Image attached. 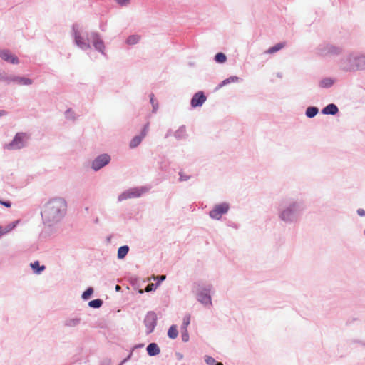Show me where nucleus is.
<instances>
[{
    "instance_id": "nucleus-1",
    "label": "nucleus",
    "mask_w": 365,
    "mask_h": 365,
    "mask_svg": "<svg viewBox=\"0 0 365 365\" xmlns=\"http://www.w3.org/2000/svg\"><path fill=\"white\" fill-rule=\"evenodd\" d=\"M304 210V202L292 197L281 198L276 207L279 220L287 225L297 223Z\"/></svg>"
},
{
    "instance_id": "nucleus-2",
    "label": "nucleus",
    "mask_w": 365,
    "mask_h": 365,
    "mask_svg": "<svg viewBox=\"0 0 365 365\" xmlns=\"http://www.w3.org/2000/svg\"><path fill=\"white\" fill-rule=\"evenodd\" d=\"M67 202L61 197L49 199L41 207V216L44 226L53 227L61 222L66 214Z\"/></svg>"
},
{
    "instance_id": "nucleus-3",
    "label": "nucleus",
    "mask_w": 365,
    "mask_h": 365,
    "mask_svg": "<svg viewBox=\"0 0 365 365\" xmlns=\"http://www.w3.org/2000/svg\"><path fill=\"white\" fill-rule=\"evenodd\" d=\"M72 36L75 44L81 50L87 51L91 49V43H92L97 51L102 55H106L104 42L98 32L84 31L80 30L78 26L73 25L72 28Z\"/></svg>"
},
{
    "instance_id": "nucleus-4",
    "label": "nucleus",
    "mask_w": 365,
    "mask_h": 365,
    "mask_svg": "<svg viewBox=\"0 0 365 365\" xmlns=\"http://www.w3.org/2000/svg\"><path fill=\"white\" fill-rule=\"evenodd\" d=\"M196 287V299L205 307L212 306L211 291L212 286L210 284L197 283Z\"/></svg>"
},
{
    "instance_id": "nucleus-5",
    "label": "nucleus",
    "mask_w": 365,
    "mask_h": 365,
    "mask_svg": "<svg viewBox=\"0 0 365 365\" xmlns=\"http://www.w3.org/2000/svg\"><path fill=\"white\" fill-rule=\"evenodd\" d=\"M30 138L29 134L25 132H19L16 133L13 140L4 145V149L8 150H17L24 148L27 146L29 140Z\"/></svg>"
},
{
    "instance_id": "nucleus-6",
    "label": "nucleus",
    "mask_w": 365,
    "mask_h": 365,
    "mask_svg": "<svg viewBox=\"0 0 365 365\" xmlns=\"http://www.w3.org/2000/svg\"><path fill=\"white\" fill-rule=\"evenodd\" d=\"M343 52L341 46L329 43H322L316 48V53L322 57L339 56Z\"/></svg>"
},
{
    "instance_id": "nucleus-7",
    "label": "nucleus",
    "mask_w": 365,
    "mask_h": 365,
    "mask_svg": "<svg viewBox=\"0 0 365 365\" xmlns=\"http://www.w3.org/2000/svg\"><path fill=\"white\" fill-rule=\"evenodd\" d=\"M111 161V156L108 153H102L96 156L91 163V169L97 172L108 165Z\"/></svg>"
},
{
    "instance_id": "nucleus-8",
    "label": "nucleus",
    "mask_w": 365,
    "mask_h": 365,
    "mask_svg": "<svg viewBox=\"0 0 365 365\" xmlns=\"http://www.w3.org/2000/svg\"><path fill=\"white\" fill-rule=\"evenodd\" d=\"M148 189L145 187H134L128 189L123 192H122L118 196V201L122 202L123 200H126L132 198H137L140 197L143 193L146 192Z\"/></svg>"
},
{
    "instance_id": "nucleus-9",
    "label": "nucleus",
    "mask_w": 365,
    "mask_h": 365,
    "mask_svg": "<svg viewBox=\"0 0 365 365\" xmlns=\"http://www.w3.org/2000/svg\"><path fill=\"white\" fill-rule=\"evenodd\" d=\"M230 209V205L227 202H222L214 206L210 211L209 215L212 219L220 220L222 215L226 214Z\"/></svg>"
},
{
    "instance_id": "nucleus-10",
    "label": "nucleus",
    "mask_w": 365,
    "mask_h": 365,
    "mask_svg": "<svg viewBox=\"0 0 365 365\" xmlns=\"http://www.w3.org/2000/svg\"><path fill=\"white\" fill-rule=\"evenodd\" d=\"M144 324L147 334L152 333L157 324V314L154 312H148L144 319Z\"/></svg>"
},
{
    "instance_id": "nucleus-11",
    "label": "nucleus",
    "mask_w": 365,
    "mask_h": 365,
    "mask_svg": "<svg viewBox=\"0 0 365 365\" xmlns=\"http://www.w3.org/2000/svg\"><path fill=\"white\" fill-rule=\"evenodd\" d=\"M355 63V54L350 53L341 58L339 66L341 68L345 71H355L356 69H348L346 67L350 66H354Z\"/></svg>"
},
{
    "instance_id": "nucleus-12",
    "label": "nucleus",
    "mask_w": 365,
    "mask_h": 365,
    "mask_svg": "<svg viewBox=\"0 0 365 365\" xmlns=\"http://www.w3.org/2000/svg\"><path fill=\"white\" fill-rule=\"evenodd\" d=\"M0 58L9 63L16 65L19 63V59L8 49L0 50Z\"/></svg>"
},
{
    "instance_id": "nucleus-13",
    "label": "nucleus",
    "mask_w": 365,
    "mask_h": 365,
    "mask_svg": "<svg viewBox=\"0 0 365 365\" xmlns=\"http://www.w3.org/2000/svg\"><path fill=\"white\" fill-rule=\"evenodd\" d=\"M33 80L24 76L10 75L9 76V84L14 83L19 86H31L33 84Z\"/></svg>"
},
{
    "instance_id": "nucleus-14",
    "label": "nucleus",
    "mask_w": 365,
    "mask_h": 365,
    "mask_svg": "<svg viewBox=\"0 0 365 365\" xmlns=\"http://www.w3.org/2000/svg\"><path fill=\"white\" fill-rule=\"evenodd\" d=\"M355 63L354 66H348L346 68L356 69V71L365 70V55L355 54Z\"/></svg>"
},
{
    "instance_id": "nucleus-15",
    "label": "nucleus",
    "mask_w": 365,
    "mask_h": 365,
    "mask_svg": "<svg viewBox=\"0 0 365 365\" xmlns=\"http://www.w3.org/2000/svg\"><path fill=\"white\" fill-rule=\"evenodd\" d=\"M206 101V96L202 91L197 92L191 99V106L192 107L201 106Z\"/></svg>"
},
{
    "instance_id": "nucleus-16",
    "label": "nucleus",
    "mask_w": 365,
    "mask_h": 365,
    "mask_svg": "<svg viewBox=\"0 0 365 365\" xmlns=\"http://www.w3.org/2000/svg\"><path fill=\"white\" fill-rule=\"evenodd\" d=\"M82 321L79 316L70 317L66 318L63 322V325L68 328H74L78 327Z\"/></svg>"
},
{
    "instance_id": "nucleus-17",
    "label": "nucleus",
    "mask_w": 365,
    "mask_h": 365,
    "mask_svg": "<svg viewBox=\"0 0 365 365\" xmlns=\"http://www.w3.org/2000/svg\"><path fill=\"white\" fill-rule=\"evenodd\" d=\"M338 112V107L334 103L328 104L322 110V114L331 115H336Z\"/></svg>"
},
{
    "instance_id": "nucleus-18",
    "label": "nucleus",
    "mask_w": 365,
    "mask_h": 365,
    "mask_svg": "<svg viewBox=\"0 0 365 365\" xmlns=\"http://www.w3.org/2000/svg\"><path fill=\"white\" fill-rule=\"evenodd\" d=\"M148 354L150 356H155L160 354V350L159 346L156 343H150L148 345L146 348Z\"/></svg>"
},
{
    "instance_id": "nucleus-19",
    "label": "nucleus",
    "mask_w": 365,
    "mask_h": 365,
    "mask_svg": "<svg viewBox=\"0 0 365 365\" xmlns=\"http://www.w3.org/2000/svg\"><path fill=\"white\" fill-rule=\"evenodd\" d=\"M241 79L237 77V76H230L225 80H223L217 86V89H220L222 87L225 86H227V84L230 83H237V82H239Z\"/></svg>"
},
{
    "instance_id": "nucleus-20",
    "label": "nucleus",
    "mask_w": 365,
    "mask_h": 365,
    "mask_svg": "<svg viewBox=\"0 0 365 365\" xmlns=\"http://www.w3.org/2000/svg\"><path fill=\"white\" fill-rule=\"evenodd\" d=\"M175 138L180 140L186 138V128L185 125L180 126L174 133Z\"/></svg>"
},
{
    "instance_id": "nucleus-21",
    "label": "nucleus",
    "mask_w": 365,
    "mask_h": 365,
    "mask_svg": "<svg viewBox=\"0 0 365 365\" xmlns=\"http://www.w3.org/2000/svg\"><path fill=\"white\" fill-rule=\"evenodd\" d=\"M285 46H286L285 42H281V43H277L274 46L270 47L268 50H267L265 53H268V54L274 53L279 51V50L282 49L283 48H284Z\"/></svg>"
},
{
    "instance_id": "nucleus-22",
    "label": "nucleus",
    "mask_w": 365,
    "mask_h": 365,
    "mask_svg": "<svg viewBox=\"0 0 365 365\" xmlns=\"http://www.w3.org/2000/svg\"><path fill=\"white\" fill-rule=\"evenodd\" d=\"M334 83V80L331 78H325L319 81V86L323 88H331Z\"/></svg>"
},
{
    "instance_id": "nucleus-23",
    "label": "nucleus",
    "mask_w": 365,
    "mask_h": 365,
    "mask_svg": "<svg viewBox=\"0 0 365 365\" xmlns=\"http://www.w3.org/2000/svg\"><path fill=\"white\" fill-rule=\"evenodd\" d=\"M30 265L34 272L36 274H40L46 269V267L44 265H40L38 261H35L34 262L31 263Z\"/></svg>"
},
{
    "instance_id": "nucleus-24",
    "label": "nucleus",
    "mask_w": 365,
    "mask_h": 365,
    "mask_svg": "<svg viewBox=\"0 0 365 365\" xmlns=\"http://www.w3.org/2000/svg\"><path fill=\"white\" fill-rule=\"evenodd\" d=\"M319 112V109L315 106H309L307 108L305 115L309 118H312L315 117Z\"/></svg>"
},
{
    "instance_id": "nucleus-25",
    "label": "nucleus",
    "mask_w": 365,
    "mask_h": 365,
    "mask_svg": "<svg viewBox=\"0 0 365 365\" xmlns=\"http://www.w3.org/2000/svg\"><path fill=\"white\" fill-rule=\"evenodd\" d=\"M143 139V138L140 135L133 137L129 143L130 148L133 149L137 148L141 143Z\"/></svg>"
},
{
    "instance_id": "nucleus-26",
    "label": "nucleus",
    "mask_w": 365,
    "mask_h": 365,
    "mask_svg": "<svg viewBox=\"0 0 365 365\" xmlns=\"http://www.w3.org/2000/svg\"><path fill=\"white\" fill-rule=\"evenodd\" d=\"M129 252V247L128 245H123L118 248V258L119 259H123Z\"/></svg>"
},
{
    "instance_id": "nucleus-27",
    "label": "nucleus",
    "mask_w": 365,
    "mask_h": 365,
    "mask_svg": "<svg viewBox=\"0 0 365 365\" xmlns=\"http://www.w3.org/2000/svg\"><path fill=\"white\" fill-rule=\"evenodd\" d=\"M21 222L20 220H15L13 222H11L8 224L6 226L3 227V232L4 235L10 232L11 230H13Z\"/></svg>"
},
{
    "instance_id": "nucleus-28",
    "label": "nucleus",
    "mask_w": 365,
    "mask_h": 365,
    "mask_svg": "<svg viewBox=\"0 0 365 365\" xmlns=\"http://www.w3.org/2000/svg\"><path fill=\"white\" fill-rule=\"evenodd\" d=\"M178 331L176 325H172L170 327L168 331V336L171 339H175L178 337Z\"/></svg>"
},
{
    "instance_id": "nucleus-29",
    "label": "nucleus",
    "mask_w": 365,
    "mask_h": 365,
    "mask_svg": "<svg viewBox=\"0 0 365 365\" xmlns=\"http://www.w3.org/2000/svg\"><path fill=\"white\" fill-rule=\"evenodd\" d=\"M140 39V36L138 35H130L126 39V43L128 45H135Z\"/></svg>"
},
{
    "instance_id": "nucleus-30",
    "label": "nucleus",
    "mask_w": 365,
    "mask_h": 365,
    "mask_svg": "<svg viewBox=\"0 0 365 365\" xmlns=\"http://www.w3.org/2000/svg\"><path fill=\"white\" fill-rule=\"evenodd\" d=\"M149 97H150V103H151L152 108H153L152 112L155 113L157 112V110L158 109V103L155 100V96L153 93H150L149 95Z\"/></svg>"
},
{
    "instance_id": "nucleus-31",
    "label": "nucleus",
    "mask_w": 365,
    "mask_h": 365,
    "mask_svg": "<svg viewBox=\"0 0 365 365\" xmlns=\"http://www.w3.org/2000/svg\"><path fill=\"white\" fill-rule=\"evenodd\" d=\"M64 116L67 120L74 121L76 119V115L71 108L67 109L64 113Z\"/></svg>"
},
{
    "instance_id": "nucleus-32",
    "label": "nucleus",
    "mask_w": 365,
    "mask_h": 365,
    "mask_svg": "<svg viewBox=\"0 0 365 365\" xmlns=\"http://www.w3.org/2000/svg\"><path fill=\"white\" fill-rule=\"evenodd\" d=\"M191 316L190 314H187L183 317L182 324L181 325V330H187V327L190 324Z\"/></svg>"
},
{
    "instance_id": "nucleus-33",
    "label": "nucleus",
    "mask_w": 365,
    "mask_h": 365,
    "mask_svg": "<svg viewBox=\"0 0 365 365\" xmlns=\"http://www.w3.org/2000/svg\"><path fill=\"white\" fill-rule=\"evenodd\" d=\"M103 304V300L101 299H96L91 300L88 302V306L91 308L98 309L100 308Z\"/></svg>"
},
{
    "instance_id": "nucleus-34",
    "label": "nucleus",
    "mask_w": 365,
    "mask_h": 365,
    "mask_svg": "<svg viewBox=\"0 0 365 365\" xmlns=\"http://www.w3.org/2000/svg\"><path fill=\"white\" fill-rule=\"evenodd\" d=\"M215 61L218 63H223L226 61L227 60V57L225 56V54H224L223 53H217L215 56Z\"/></svg>"
},
{
    "instance_id": "nucleus-35",
    "label": "nucleus",
    "mask_w": 365,
    "mask_h": 365,
    "mask_svg": "<svg viewBox=\"0 0 365 365\" xmlns=\"http://www.w3.org/2000/svg\"><path fill=\"white\" fill-rule=\"evenodd\" d=\"M93 293V289L92 287H88L85 292H83L81 297L83 300H87L91 297Z\"/></svg>"
},
{
    "instance_id": "nucleus-36",
    "label": "nucleus",
    "mask_w": 365,
    "mask_h": 365,
    "mask_svg": "<svg viewBox=\"0 0 365 365\" xmlns=\"http://www.w3.org/2000/svg\"><path fill=\"white\" fill-rule=\"evenodd\" d=\"M9 76L4 71L0 70V81L9 84Z\"/></svg>"
},
{
    "instance_id": "nucleus-37",
    "label": "nucleus",
    "mask_w": 365,
    "mask_h": 365,
    "mask_svg": "<svg viewBox=\"0 0 365 365\" xmlns=\"http://www.w3.org/2000/svg\"><path fill=\"white\" fill-rule=\"evenodd\" d=\"M205 361L208 365H216L218 362L214 358L208 355L204 356Z\"/></svg>"
},
{
    "instance_id": "nucleus-38",
    "label": "nucleus",
    "mask_w": 365,
    "mask_h": 365,
    "mask_svg": "<svg viewBox=\"0 0 365 365\" xmlns=\"http://www.w3.org/2000/svg\"><path fill=\"white\" fill-rule=\"evenodd\" d=\"M181 337L182 340L184 342H187L189 341V333L187 330H181Z\"/></svg>"
},
{
    "instance_id": "nucleus-39",
    "label": "nucleus",
    "mask_w": 365,
    "mask_h": 365,
    "mask_svg": "<svg viewBox=\"0 0 365 365\" xmlns=\"http://www.w3.org/2000/svg\"><path fill=\"white\" fill-rule=\"evenodd\" d=\"M148 129H149V123H146V124L144 125V127L143 128V129H142V130H141V132H140V135L143 138H144L147 135V134H148Z\"/></svg>"
},
{
    "instance_id": "nucleus-40",
    "label": "nucleus",
    "mask_w": 365,
    "mask_h": 365,
    "mask_svg": "<svg viewBox=\"0 0 365 365\" xmlns=\"http://www.w3.org/2000/svg\"><path fill=\"white\" fill-rule=\"evenodd\" d=\"M148 129H149V123H146V124L144 125V127L143 128V129H142V130H141V132H140V135L143 138H144L147 135V134H148Z\"/></svg>"
},
{
    "instance_id": "nucleus-41",
    "label": "nucleus",
    "mask_w": 365,
    "mask_h": 365,
    "mask_svg": "<svg viewBox=\"0 0 365 365\" xmlns=\"http://www.w3.org/2000/svg\"><path fill=\"white\" fill-rule=\"evenodd\" d=\"M116 2L120 6H128L130 0H115Z\"/></svg>"
},
{
    "instance_id": "nucleus-42",
    "label": "nucleus",
    "mask_w": 365,
    "mask_h": 365,
    "mask_svg": "<svg viewBox=\"0 0 365 365\" xmlns=\"http://www.w3.org/2000/svg\"><path fill=\"white\" fill-rule=\"evenodd\" d=\"M179 175H180V181H186V180L190 179V176L189 175H184L182 173H179Z\"/></svg>"
},
{
    "instance_id": "nucleus-43",
    "label": "nucleus",
    "mask_w": 365,
    "mask_h": 365,
    "mask_svg": "<svg viewBox=\"0 0 365 365\" xmlns=\"http://www.w3.org/2000/svg\"><path fill=\"white\" fill-rule=\"evenodd\" d=\"M155 285L154 284H149L145 289V291L147 292H149L150 291H153L155 289Z\"/></svg>"
},
{
    "instance_id": "nucleus-44",
    "label": "nucleus",
    "mask_w": 365,
    "mask_h": 365,
    "mask_svg": "<svg viewBox=\"0 0 365 365\" xmlns=\"http://www.w3.org/2000/svg\"><path fill=\"white\" fill-rule=\"evenodd\" d=\"M0 204L6 207H10L11 206V202L10 201H4L0 200Z\"/></svg>"
},
{
    "instance_id": "nucleus-45",
    "label": "nucleus",
    "mask_w": 365,
    "mask_h": 365,
    "mask_svg": "<svg viewBox=\"0 0 365 365\" xmlns=\"http://www.w3.org/2000/svg\"><path fill=\"white\" fill-rule=\"evenodd\" d=\"M357 214L359 216L364 217L365 216V210L364 209L359 208L357 210Z\"/></svg>"
},
{
    "instance_id": "nucleus-46",
    "label": "nucleus",
    "mask_w": 365,
    "mask_h": 365,
    "mask_svg": "<svg viewBox=\"0 0 365 365\" xmlns=\"http://www.w3.org/2000/svg\"><path fill=\"white\" fill-rule=\"evenodd\" d=\"M159 282L157 283V285H158L161 282L164 281L165 279V275H160L158 276Z\"/></svg>"
},
{
    "instance_id": "nucleus-47",
    "label": "nucleus",
    "mask_w": 365,
    "mask_h": 365,
    "mask_svg": "<svg viewBox=\"0 0 365 365\" xmlns=\"http://www.w3.org/2000/svg\"><path fill=\"white\" fill-rule=\"evenodd\" d=\"M8 114L7 111L4 110H0V117L5 116Z\"/></svg>"
},
{
    "instance_id": "nucleus-48",
    "label": "nucleus",
    "mask_w": 365,
    "mask_h": 365,
    "mask_svg": "<svg viewBox=\"0 0 365 365\" xmlns=\"http://www.w3.org/2000/svg\"><path fill=\"white\" fill-rule=\"evenodd\" d=\"M176 356L178 360H181L183 358V355L181 353L177 352Z\"/></svg>"
},
{
    "instance_id": "nucleus-49",
    "label": "nucleus",
    "mask_w": 365,
    "mask_h": 365,
    "mask_svg": "<svg viewBox=\"0 0 365 365\" xmlns=\"http://www.w3.org/2000/svg\"><path fill=\"white\" fill-rule=\"evenodd\" d=\"M4 232H3V227L2 226H0V237L4 235Z\"/></svg>"
},
{
    "instance_id": "nucleus-50",
    "label": "nucleus",
    "mask_w": 365,
    "mask_h": 365,
    "mask_svg": "<svg viewBox=\"0 0 365 365\" xmlns=\"http://www.w3.org/2000/svg\"><path fill=\"white\" fill-rule=\"evenodd\" d=\"M277 76L278 78H282V74L281 73H277Z\"/></svg>"
},
{
    "instance_id": "nucleus-51",
    "label": "nucleus",
    "mask_w": 365,
    "mask_h": 365,
    "mask_svg": "<svg viewBox=\"0 0 365 365\" xmlns=\"http://www.w3.org/2000/svg\"><path fill=\"white\" fill-rule=\"evenodd\" d=\"M120 289L121 288H120V287L119 285H116V287H115L116 291H119Z\"/></svg>"
},
{
    "instance_id": "nucleus-52",
    "label": "nucleus",
    "mask_w": 365,
    "mask_h": 365,
    "mask_svg": "<svg viewBox=\"0 0 365 365\" xmlns=\"http://www.w3.org/2000/svg\"><path fill=\"white\" fill-rule=\"evenodd\" d=\"M170 134V131H168L167 134L165 135V138H168Z\"/></svg>"
},
{
    "instance_id": "nucleus-53",
    "label": "nucleus",
    "mask_w": 365,
    "mask_h": 365,
    "mask_svg": "<svg viewBox=\"0 0 365 365\" xmlns=\"http://www.w3.org/2000/svg\"><path fill=\"white\" fill-rule=\"evenodd\" d=\"M360 343H361V344L364 347H365V343H364V342H360Z\"/></svg>"
},
{
    "instance_id": "nucleus-54",
    "label": "nucleus",
    "mask_w": 365,
    "mask_h": 365,
    "mask_svg": "<svg viewBox=\"0 0 365 365\" xmlns=\"http://www.w3.org/2000/svg\"><path fill=\"white\" fill-rule=\"evenodd\" d=\"M216 365H224L222 362H218Z\"/></svg>"
},
{
    "instance_id": "nucleus-55",
    "label": "nucleus",
    "mask_w": 365,
    "mask_h": 365,
    "mask_svg": "<svg viewBox=\"0 0 365 365\" xmlns=\"http://www.w3.org/2000/svg\"><path fill=\"white\" fill-rule=\"evenodd\" d=\"M139 293H140V294H143V291L142 289H140V290H139Z\"/></svg>"
},
{
    "instance_id": "nucleus-56",
    "label": "nucleus",
    "mask_w": 365,
    "mask_h": 365,
    "mask_svg": "<svg viewBox=\"0 0 365 365\" xmlns=\"http://www.w3.org/2000/svg\"><path fill=\"white\" fill-rule=\"evenodd\" d=\"M129 358H130V356H128V357L127 359H124V361L123 362L126 361Z\"/></svg>"
},
{
    "instance_id": "nucleus-57",
    "label": "nucleus",
    "mask_w": 365,
    "mask_h": 365,
    "mask_svg": "<svg viewBox=\"0 0 365 365\" xmlns=\"http://www.w3.org/2000/svg\"><path fill=\"white\" fill-rule=\"evenodd\" d=\"M364 234H365V230H364Z\"/></svg>"
}]
</instances>
